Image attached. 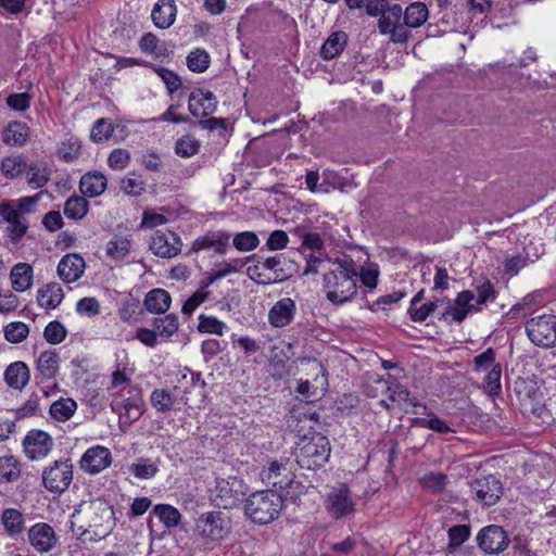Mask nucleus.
Masks as SVG:
<instances>
[{
  "label": "nucleus",
  "mask_w": 556,
  "mask_h": 556,
  "mask_svg": "<svg viewBox=\"0 0 556 556\" xmlns=\"http://www.w3.org/2000/svg\"><path fill=\"white\" fill-rule=\"evenodd\" d=\"M357 266L348 255L328 262L323 286L328 301L336 305L350 302L357 293Z\"/></svg>",
  "instance_id": "1"
},
{
  "label": "nucleus",
  "mask_w": 556,
  "mask_h": 556,
  "mask_svg": "<svg viewBox=\"0 0 556 556\" xmlns=\"http://www.w3.org/2000/svg\"><path fill=\"white\" fill-rule=\"evenodd\" d=\"M84 523L77 529L84 542H98L105 539L115 527L113 507L104 500H93L84 509Z\"/></svg>",
  "instance_id": "2"
},
{
  "label": "nucleus",
  "mask_w": 556,
  "mask_h": 556,
  "mask_svg": "<svg viewBox=\"0 0 556 556\" xmlns=\"http://www.w3.org/2000/svg\"><path fill=\"white\" fill-rule=\"evenodd\" d=\"M298 271V264L283 253L257 261L248 274L258 285H273L290 279Z\"/></svg>",
  "instance_id": "3"
},
{
  "label": "nucleus",
  "mask_w": 556,
  "mask_h": 556,
  "mask_svg": "<svg viewBox=\"0 0 556 556\" xmlns=\"http://www.w3.org/2000/svg\"><path fill=\"white\" fill-rule=\"evenodd\" d=\"M231 531L230 519L223 511H206L194 523V535L200 541V548L212 551Z\"/></svg>",
  "instance_id": "4"
},
{
  "label": "nucleus",
  "mask_w": 556,
  "mask_h": 556,
  "mask_svg": "<svg viewBox=\"0 0 556 556\" xmlns=\"http://www.w3.org/2000/svg\"><path fill=\"white\" fill-rule=\"evenodd\" d=\"M283 506V500L275 491L265 490L252 493L245 501L244 510L255 523L267 525L276 520Z\"/></svg>",
  "instance_id": "5"
},
{
  "label": "nucleus",
  "mask_w": 556,
  "mask_h": 556,
  "mask_svg": "<svg viewBox=\"0 0 556 556\" xmlns=\"http://www.w3.org/2000/svg\"><path fill=\"white\" fill-rule=\"evenodd\" d=\"M331 447L327 437L319 432L304 435L296 443L295 462L301 468L316 469L328 462Z\"/></svg>",
  "instance_id": "6"
},
{
  "label": "nucleus",
  "mask_w": 556,
  "mask_h": 556,
  "mask_svg": "<svg viewBox=\"0 0 556 556\" xmlns=\"http://www.w3.org/2000/svg\"><path fill=\"white\" fill-rule=\"evenodd\" d=\"M245 493L247 488L242 479L236 476L217 478L215 486L211 490V498L215 506L229 509L239 505Z\"/></svg>",
  "instance_id": "7"
},
{
  "label": "nucleus",
  "mask_w": 556,
  "mask_h": 556,
  "mask_svg": "<svg viewBox=\"0 0 556 556\" xmlns=\"http://www.w3.org/2000/svg\"><path fill=\"white\" fill-rule=\"evenodd\" d=\"M528 339L535 346L551 349L556 346V315L542 314L528 319L525 324Z\"/></svg>",
  "instance_id": "8"
},
{
  "label": "nucleus",
  "mask_w": 556,
  "mask_h": 556,
  "mask_svg": "<svg viewBox=\"0 0 556 556\" xmlns=\"http://www.w3.org/2000/svg\"><path fill=\"white\" fill-rule=\"evenodd\" d=\"M73 480V464L70 459H59L42 471V483L52 493H63Z\"/></svg>",
  "instance_id": "9"
},
{
  "label": "nucleus",
  "mask_w": 556,
  "mask_h": 556,
  "mask_svg": "<svg viewBox=\"0 0 556 556\" xmlns=\"http://www.w3.org/2000/svg\"><path fill=\"white\" fill-rule=\"evenodd\" d=\"M5 223V237L11 242H18L27 232L29 223L18 214L14 208L13 200H4L0 202V224Z\"/></svg>",
  "instance_id": "10"
},
{
  "label": "nucleus",
  "mask_w": 556,
  "mask_h": 556,
  "mask_svg": "<svg viewBox=\"0 0 556 556\" xmlns=\"http://www.w3.org/2000/svg\"><path fill=\"white\" fill-rule=\"evenodd\" d=\"M476 542L485 554H500L508 547L510 541L503 527L489 525L477 533Z\"/></svg>",
  "instance_id": "11"
},
{
  "label": "nucleus",
  "mask_w": 556,
  "mask_h": 556,
  "mask_svg": "<svg viewBox=\"0 0 556 556\" xmlns=\"http://www.w3.org/2000/svg\"><path fill=\"white\" fill-rule=\"evenodd\" d=\"M475 500L484 506L495 505L503 495L501 480L493 475L476 479L470 484Z\"/></svg>",
  "instance_id": "12"
},
{
  "label": "nucleus",
  "mask_w": 556,
  "mask_h": 556,
  "mask_svg": "<svg viewBox=\"0 0 556 556\" xmlns=\"http://www.w3.org/2000/svg\"><path fill=\"white\" fill-rule=\"evenodd\" d=\"M294 465L288 457H281L269 463V466L262 471V477L267 483L279 489L288 488L294 477Z\"/></svg>",
  "instance_id": "13"
},
{
  "label": "nucleus",
  "mask_w": 556,
  "mask_h": 556,
  "mask_svg": "<svg viewBox=\"0 0 556 556\" xmlns=\"http://www.w3.org/2000/svg\"><path fill=\"white\" fill-rule=\"evenodd\" d=\"M128 393L129 396L116 403V407L113 409L118 413L121 424L125 422L130 426L142 416L146 405L139 388H130Z\"/></svg>",
  "instance_id": "14"
},
{
  "label": "nucleus",
  "mask_w": 556,
  "mask_h": 556,
  "mask_svg": "<svg viewBox=\"0 0 556 556\" xmlns=\"http://www.w3.org/2000/svg\"><path fill=\"white\" fill-rule=\"evenodd\" d=\"M230 237L229 231L224 229L208 230L193 241L191 250L212 251L214 254L224 255L229 248Z\"/></svg>",
  "instance_id": "15"
},
{
  "label": "nucleus",
  "mask_w": 556,
  "mask_h": 556,
  "mask_svg": "<svg viewBox=\"0 0 556 556\" xmlns=\"http://www.w3.org/2000/svg\"><path fill=\"white\" fill-rule=\"evenodd\" d=\"M52 446L53 440L51 435L38 429L28 431L23 440L24 452L31 460L42 459L48 456Z\"/></svg>",
  "instance_id": "16"
},
{
  "label": "nucleus",
  "mask_w": 556,
  "mask_h": 556,
  "mask_svg": "<svg viewBox=\"0 0 556 556\" xmlns=\"http://www.w3.org/2000/svg\"><path fill=\"white\" fill-rule=\"evenodd\" d=\"M326 509L336 519L343 518L354 511V502L350 489L345 484L334 488L328 494Z\"/></svg>",
  "instance_id": "17"
},
{
  "label": "nucleus",
  "mask_w": 556,
  "mask_h": 556,
  "mask_svg": "<svg viewBox=\"0 0 556 556\" xmlns=\"http://www.w3.org/2000/svg\"><path fill=\"white\" fill-rule=\"evenodd\" d=\"M29 544L38 553H49L58 544V536L54 529L46 522H37L28 530Z\"/></svg>",
  "instance_id": "18"
},
{
  "label": "nucleus",
  "mask_w": 556,
  "mask_h": 556,
  "mask_svg": "<svg viewBox=\"0 0 556 556\" xmlns=\"http://www.w3.org/2000/svg\"><path fill=\"white\" fill-rule=\"evenodd\" d=\"M188 109L194 117L205 118L216 111V97L208 90L195 89L189 96Z\"/></svg>",
  "instance_id": "19"
},
{
  "label": "nucleus",
  "mask_w": 556,
  "mask_h": 556,
  "mask_svg": "<svg viewBox=\"0 0 556 556\" xmlns=\"http://www.w3.org/2000/svg\"><path fill=\"white\" fill-rule=\"evenodd\" d=\"M181 249L179 237L172 231H155L150 242V250L160 257L170 258L176 256Z\"/></svg>",
  "instance_id": "20"
},
{
  "label": "nucleus",
  "mask_w": 556,
  "mask_h": 556,
  "mask_svg": "<svg viewBox=\"0 0 556 556\" xmlns=\"http://www.w3.org/2000/svg\"><path fill=\"white\" fill-rule=\"evenodd\" d=\"M112 463V455L108 447L97 445L88 448L81 459L80 467L89 473H98Z\"/></svg>",
  "instance_id": "21"
},
{
  "label": "nucleus",
  "mask_w": 556,
  "mask_h": 556,
  "mask_svg": "<svg viewBox=\"0 0 556 556\" xmlns=\"http://www.w3.org/2000/svg\"><path fill=\"white\" fill-rule=\"evenodd\" d=\"M295 312V302L291 298H282L269 309L268 321L276 328L286 327L292 323Z\"/></svg>",
  "instance_id": "22"
},
{
  "label": "nucleus",
  "mask_w": 556,
  "mask_h": 556,
  "mask_svg": "<svg viewBox=\"0 0 556 556\" xmlns=\"http://www.w3.org/2000/svg\"><path fill=\"white\" fill-rule=\"evenodd\" d=\"M377 382L387 387L389 400L395 403L402 410L408 413L412 408L420 405L417 397L403 384L395 382L388 383V381L382 379H378Z\"/></svg>",
  "instance_id": "23"
},
{
  "label": "nucleus",
  "mask_w": 556,
  "mask_h": 556,
  "mask_svg": "<svg viewBox=\"0 0 556 556\" xmlns=\"http://www.w3.org/2000/svg\"><path fill=\"white\" fill-rule=\"evenodd\" d=\"M85 261L78 254L64 255L58 265V275L64 282L77 281L85 271Z\"/></svg>",
  "instance_id": "24"
},
{
  "label": "nucleus",
  "mask_w": 556,
  "mask_h": 556,
  "mask_svg": "<svg viewBox=\"0 0 556 556\" xmlns=\"http://www.w3.org/2000/svg\"><path fill=\"white\" fill-rule=\"evenodd\" d=\"M177 7L174 0H159L152 9L151 18L160 29L169 28L176 20Z\"/></svg>",
  "instance_id": "25"
},
{
  "label": "nucleus",
  "mask_w": 556,
  "mask_h": 556,
  "mask_svg": "<svg viewBox=\"0 0 556 556\" xmlns=\"http://www.w3.org/2000/svg\"><path fill=\"white\" fill-rule=\"evenodd\" d=\"M172 303V296L170 294L161 288H155L150 290L143 300V306L144 308L155 315H162L165 314Z\"/></svg>",
  "instance_id": "26"
},
{
  "label": "nucleus",
  "mask_w": 556,
  "mask_h": 556,
  "mask_svg": "<svg viewBox=\"0 0 556 556\" xmlns=\"http://www.w3.org/2000/svg\"><path fill=\"white\" fill-rule=\"evenodd\" d=\"M30 371L24 362L11 363L4 370L5 383L15 390H23L29 382Z\"/></svg>",
  "instance_id": "27"
},
{
  "label": "nucleus",
  "mask_w": 556,
  "mask_h": 556,
  "mask_svg": "<svg viewBox=\"0 0 556 556\" xmlns=\"http://www.w3.org/2000/svg\"><path fill=\"white\" fill-rule=\"evenodd\" d=\"M106 185V177L101 172L94 170L81 176L79 189L84 195L94 198L105 191Z\"/></svg>",
  "instance_id": "28"
},
{
  "label": "nucleus",
  "mask_w": 556,
  "mask_h": 556,
  "mask_svg": "<svg viewBox=\"0 0 556 556\" xmlns=\"http://www.w3.org/2000/svg\"><path fill=\"white\" fill-rule=\"evenodd\" d=\"M27 185L31 189L43 188L50 180L51 169L43 161L29 162L27 170H25Z\"/></svg>",
  "instance_id": "29"
},
{
  "label": "nucleus",
  "mask_w": 556,
  "mask_h": 556,
  "mask_svg": "<svg viewBox=\"0 0 556 556\" xmlns=\"http://www.w3.org/2000/svg\"><path fill=\"white\" fill-rule=\"evenodd\" d=\"M64 298L63 289L58 282H50L38 290L37 301L46 309L56 308Z\"/></svg>",
  "instance_id": "30"
},
{
  "label": "nucleus",
  "mask_w": 556,
  "mask_h": 556,
  "mask_svg": "<svg viewBox=\"0 0 556 556\" xmlns=\"http://www.w3.org/2000/svg\"><path fill=\"white\" fill-rule=\"evenodd\" d=\"M28 167V159L23 154L4 157L0 164L2 175L8 179L21 178Z\"/></svg>",
  "instance_id": "31"
},
{
  "label": "nucleus",
  "mask_w": 556,
  "mask_h": 556,
  "mask_svg": "<svg viewBox=\"0 0 556 556\" xmlns=\"http://www.w3.org/2000/svg\"><path fill=\"white\" fill-rule=\"evenodd\" d=\"M29 137V128L25 123L11 122L3 131V142L9 146L22 147Z\"/></svg>",
  "instance_id": "32"
},
{
  "label": "nucleus",
  "mask_w": 556,
  "mask_h": 556,
  "mask_svg": "<svg viewBox=\"0 0 556 556\" xmlns=\"http://www.w3.org/2000/svg\"><path fill=\"white\" fill-rule=\"evenodd\" d=\"M12 287L17 292L28 290L33 283V268L26 263H18L11 270Z\"/></svg>",
  "instance_id": "33"
},
{
  "label": "nucleus",
  "mask_w": 556,
  "mask_h": 556,
  "mask_svg": "<svg viewBox=\"0 0 556 556\" xmlns=\"http://www.w3.org/2000/svg\"><path fill=\"white\" fill-rule=\"evenodd\" d=\"M83 152L81 141L74 136L62 140L56 150L59 159L65 163H73L78 160Z\"/></svg>",
  "instance_id": "34"
},
{
  "label": "nucleus",
  "mask_w": 556,
  "mask_h": 556,
  "mask_svg": "<svg viewBox=\"0 0 556 556\" xmlns=\"http://www.w3.org/2000/svg\"><path fill=\"white\" fill-rule=\"evenodd\" d=\"M346 42L348 36L344 31L331 34L321 46L320 56L324 60H332L344 50Z\"/></svg>",
  "instance_id": "35"
},
{
  "label": "nucleus",
  "mask_w": 556,
  "mask_h": 556,
  "mask_svg": "<svg viewBox=\"0 0 556 556\" xmlns=\"http://www.w3.org/2000/svg\"><path fill=\"white\" fill-rule=\"evenodd\" d=\"M59 354L55 351H45L37 359V370L42 379H52L59 372Z\"/></svg>",
  "instance_id": "36"
},
{
  "label": "nucleus",
  "mask_w": 556,
  "mask_h": 556,
  "mask_svg": "<svg viewBox=\"0 0 556 556\" xmlns=\"http://www.w3.org/2000/svg\"><path fill=\"white\" fill-rule=\"evenodd\" d=\"M428 8L422 2L410 3L403 12L404 24L410 28L421 26L428 20Z\"/></svg>",
  "instance_id": "37"
},
{
  "label": "nucleus",
  "mask_w": 556,
  "mask_h": 556,
  "mask_svg": "<svg viewBox=\"0 0 556 556\" xmlns=\"http://www.w3.org/2000/svg\"><path fill=\"white\" fill-rule=\"evenodd\" d=\"M152 325L161 338L168 340L178 331L179 320L176 314L170 313L155 317Z\"/></svg>",
  "instance_id": "38"
},
{
  "label": "nucleus",
  "mask_w": 556,
  "mask_h": 556,
  "mask_svg": "<svg viewBox=\"0 0 556 556\" xmlns=\"http://www.w3.org/2000/svg\"><path fill=\"white\" fill-rule=\"evenodd\" d=\"M1 522L11 536L21 534L24 530V516L15 508H7L1 516Z\"/></svg>",
  "instance_id": "39"
},
{
  "label": "nucleus",
  "mask_w": 556,
  "mask_h": 556,
  "mask_svg": "<svg viewBox=\"0 0 556 556\" xmlns=\"http://www.w3.org/2000/svg\"><path fill=\"white\" fill-rule=\"evenodd\" d=\"M150 402L156 412L165 414L175 408L176 399L168 389H155L150 395Z\"/></svg>",
  "instance_id": "40"
},
{
  "label": "nucleus",
  "mask_w": 556,
  "mask_h": 556,
  "mask_svg": "<svg viewBox=\"0 0 556 556\" xmlns=\"http://www.w3.org/2000/svg\"><path fill=\"white\" fill-rule=\"evenodd\" d=\"M130 249L131 243L129 239L122 236H114L106 243L105 254L110 260L122 261L130 253Z\"/></svg>",
  "instance_id": "41"
},
{
  "label": "nucleus",
  "mask_w": 556,
  "mask_h": 556,
  "mask_svg": "<svg viewBox=\"0 0 556 556\" xmlns=\"http://www.w3.org/2000/svg\"><path fill=\"white\" fill-rule=\"evenodd\" d=\"M21 464L12 455L0 457V482L9 483L21 477Z\"/></svg>",
  "instance_id": "42"
},
{
  "label": "nucleus",
  "mask_w": 556,
  "mask_h": 556,
  "mask_svg": "<svg viewBox=\"0 0 556 556\" xmlns=\"http://www.w3.org/2000/svg\"><path fill=\"white\" fill-rule=\"evenodd\" d=\"M77 409L76 402L71 399H60L54 401L50 406V415L53 419L58 421H66L71 419L74 413Z\"/></svg>",
  "instance_id": "43"
},
{
  "label": "nucleus",
  "mask_w": 556,
  "mask_h": 556,
  "mask_svg": "<svg viewBox=\"0 0 556 556\" xmlns=\"http://www.w3.org/2000/svg\"><path fill=\"white\" fill-rule=\"evenodd\" d=\"M152 514L156 516L166 528L177 527L181 520V514L179 510L168 504L155 505L153 507Z\"/></svg>",
  "instance_id": "44"
},
{
  "label": "nucleus",
  "mask_w": 556,
  "mask_h": 556,
  "mask_svg": "<svg viewBox=\"0 0 556 556\" xmlns=\"http://www.w3.org/2000/svg\"><path fill=\"white\" fill-rule=\"evenodd\" d=\"M89 210L88 201L80 195H73L64 203V215L70 219L84 218Z\"/></svg>",
  "instance_id": "45"
},
{
  "label": "nucleus",
  "mask_w": 556,
  "mask_h": 556,
  "mask_svg": "<svg viewBox=\"0 0 556 556\" xmlns=\"http://www.w3.org/2000/svg\"><path fill=\"white\" fill-rule=\"evenodd\" d=\"M403 15V10L400 4H393L389 7L382 14H380V18L378 21L379 31L383 35H387L401 21Z\"/></svg>",
  "instance_id": "46"
},
{
  "label": "nucleus",
  "mask_w": 556,
  "mask_h": 556,
  "mask_svg": "<svg viewBox=\"0 0 556 556\" xmlns=\"http://www.w3.org/2000/svg\"><path fill=\"white\" fill-rule=\"evenodd\" d=\"M114 126L108 118H99L90 130V139L94 143L108 141L114 132Z\"/></svg>",
  "instance_id": "47"
},
{
  "label": "nucleus",
  "mask_w": 556,
  "mask_h": 556,
  "mask_svg": "<svg viewBox=\"0 0 556 556\" xmlns=\"http://www.w3.org/2000/svg\"><path fill=\"white\" fill-rule=\"evenodd\" d=\"M226 328V324L214 316L204 314L199 316L198 331L201 333L223 336Z\"/></svg>",
  "instance_id": "48"
},
{
  "label": "nucleus",
  "mask_w": 556,
  "mask_h": 556,
  "mask_svg": "<svg viewBox=\"0 0 556 556\" xmlns=\"http://www.w3.org/2000/svg\"><path fill=\"white\" fill-rule=\"evenodd\" d=\"M232 244L240 252H250L258 247L260 239L253 231H242L235 235Z\"/></svg>",
  "instance_id": "49"
},
{
  "label": "nucleus",
  "mask_w": 556,
  "mask_h": 556,
  "mask_svg": "<svg viewBox=\"0 0 556 556\" xmlns=\"http://www.w3.org/2000/svg\"><path fill=\"white\" fill-rule=\"evenodd\" d=\"M210 65V55L205 50L195 49L187 56V66L195 73H203Z\"/></svg>",
  "instance_id": "50"
},
{
  "label": "nucleus",
  "mask_w": 556,
  "mask_h": 556,
  "mask_svg": "<svg viewBox=\"0 0 556 556\" xmlns=\"http://www.w3.org/2000/svg\"><path fill=\"white\" fill-rule=\"evenodd\" d=\"M200 142L192 136L186 135L175 143V152L181 157H191L199 152Z\"/></svg>",
  "instance_id": "51"
},
{
  "label": "nucleus",
  "mask_w": 556,
  "mask_h": 556,
  "mask_svg": "<svg viewBox=\"0 0 556 556\" xmlns=\"http://www.w3.org/2000/svg\"><path fill=\"white\" fill-rule=\"evenodd\" d=\"M502 366L501 364L494 365L489 369L486 376L483 379V388L490 395H496L502 390L501 384Z\"/></svg>",
  "instance_id": "52"
},
{
  "label": "nucleus",
  "mask_w": 556,
  "mask_h": 556,
  "mask_svg": "<svg viewBox=\"0 0 556 556\" xmlns=\"http://www.w3.org/2000/svg\"><path fill=\"white\" fill-rule=\"evenodd\" d=\"M157 470V465L147 458H140L129 467L130 473L138 479H151Z\"/></svg>",
  "instance_id": "53"
},
{
  "label": "nucleus",
  "mask_w": 556,
  "mask_h": 556,
  "mask_svg": "<svg viewBox=\"0 0 556 556\" xmlns=\"http://www.w3.org/2000/svg\"><path fill=\"white\" fill-rule=\"evenodd\" d=\"M28 333L29 328L23 321H12L4 327V337L11 343L23 342Z\"/></svg>",
  "instance_id": "54"
},
{
  "label": "nucleus",
  "mask_w": 556,
  "mask_h": 556,
  "mask_svg": "<svg viewBox=\"0 0 556 556\" xmlns=\"http://www.w3.org/2000/svg\"><path fill=\"white\" fill-rule=\"evenodd\" d=\"M420 483L430 492L440 493L447 484V476L442 472H429L420 479Z\"/></svg>",
  "instance_id": "55"
},
{
  "label": "nucleus",
  "mask_w": 556,
  "mask_h": 556,
  "mask_svg": "<svg viewBox=\"0 0 556 556\" xmlns=\"http://www.w3.org/2000/svg\"><path fill=\"white\" fill-rule=\"evenodd\" d=\"M121 189L128 195L138 197L146 190V184L141 176L130 173L121 181Z\"/></svg>",
  "instance_id": "56"
},
{
  "label": "nucleus",
  "mask_w": 556,
  "mask_h": 556,
  "mask_svg": "<svg viewBox=\"0 0 556 556\" xmlns=\"http://www.w3.org/2000/svg\"><path fill=\"white\" fill-rule=\"evenodd\" d=\"M471 533L470 526L468 525H457L453 526L448 529V547L456 548L459 547L464 542H466Z\"/></svg>",
  "instance_id": "57"
},
{
  "label": "nucleus",
  "mask_w": 556,
  "mask_h": 556,
  "mask_svg": "<svg viewBox=\"0 0 556 556\" xmlns=\"http://www.w3.org/2000/svg\"><path fill=\"white\" fill-rule=\"evenodd\" d=\"M67 330L63 324L58 320L50 321L43 331V338L50 344H59L66 338Z\"/></svg>",
  "instance_id": "58"
},
{
  "label": "nucleus",
  "mask_w": 556,
  "mask_h": 556,
  "mask_svg": "<svg viewBox=\"0 0 556 556\" xmlns=\"http://www.w3.org/2000/svg\"><path fill=\"white\" fill-rule=\"evenodd\" d=\"M42 195V191L34 194V195H27L22 197L14 201V208L15 211L21 214V216H24L26 214H30L35 212L36 206L38 202L40 201Z\"/></svg>",
  "instance_id": "59"
},
{
  "label": "nucleus",
  "mask_w": 556,
  "mask_h": 556,
  "mask_svg": "<svg viewBox=\"0 0 556 556\" xmlns=\"http://www.w3.org/2000/svg\"><path fill=\"white\" fill-rule=\"evenodd\" d=\"M154 71L157 74V76L162 79V81L166 85V88L170 94L181 87V79L173 71L167 70L165 67H156L154 68Z\"/></svg>",
  "instance_id": "60"
},
{
  "label": "nucleus",
  "mask_w": 556,
  "mask_h": 556,
  "mask_svg": "<svg viewBox=\"0 0 556 556\" xmlns=\"http://www.w3.org/2000/svg\"><path fill=\"white\" fill-rule=\"evenodd\" d=\"M496 364L495 351L492 348L486 349L484 352L473 357L475 370L478 372L486 371Z\"/></svg>",
  "instance_id": "61"
},
{
  "label": "nucleus",
  "mask_w": 556,
  "mask_h": 556,
  "mask_svg": "<svg viewBox=\"0 0 556 556\" xmlns=\"http://www.w3.org/2000/svg\"><path fill=\"white\" fill-rule=\"evenodd\" d=\"M210 292L199 288L191 296H189L182 304L181 312L185 315L192 314L202 303L206 301Z\"/></svg>",
  "instance_id": "62"
},
{
  "label": "nucleus",
  "mask_w": 556,
  "mask_h": 556,
  "mask_svg": "<svg viewBox=\"0 0 556 556\" xmlns=\"http://www.w3.org/2000/svg\"><path fill=\"white\" fill-rule=\"evenodd\" d=\"M142 311L140 309L139 302H126L119 311V317L127 323H136L140 320Z\"/></svg>",
  "instance_id": "63"
},
{
  "label": "nucleus",
  "mask_w": 556,
  "mask_h": 556,
  "mask_svg": "<svg viewBox=\"0 0 556 556\" xmlns=\"http://www.w3.org/2000/svg\"><path fill=\"white\" fill-rule=\"evenodd\" d=\"M357 278L361 279L364 287L369 290H374L377 287L379 270L376 266L361 267L357 270Z\"/></svg>",
  "instance_id": "64"
}]
</instances>
